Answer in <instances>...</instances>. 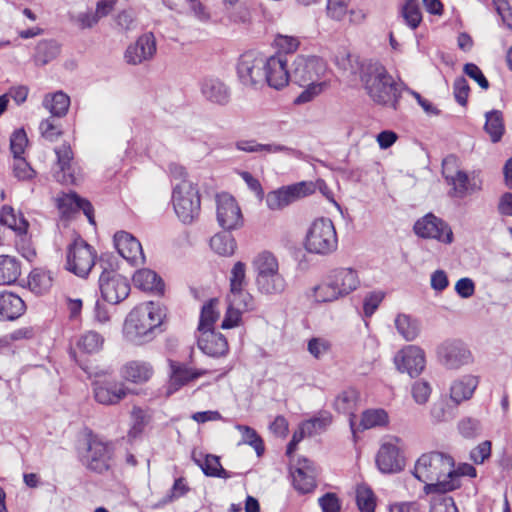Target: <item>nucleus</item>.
<instances>
[{
  "label": "nucleus",
  "instance_id": "6e6552de",
  "mask_svg": "<svg viewBox=\"0 0 512 512\" xmlns=\"http://www.w3.org/2000/svg\"><path fill=\"white\" fill-rule=\"evenodd\" d=\"M327 71L326 61L316 55H298L293 61L291 79L299 86L308 82H322L321 78Z\"/></svg>",
  "mask_w": 512,
  "mask_h": 512
},
{
  "label": "nucleus",
  "instance_id": "b1692460",
  "mask_svg": "<svg viewBox=\"0 0 512 512\" xmlns=\"http://www.w3.org/2000/svg\"><path fill=\"white\" fill-rule=\"evenodd\" d=\"M170 366V388L178 390L190 381L198 379L208 373L205 369H193L185 364L169 360Z\"/></svg>",
  "mask_w": 512,
  "mask_h": 512
},
{
  "label": "nucleus",
  "instance_id": "dca6fc26",
  "mask_svg": "<svg viewBox=\"0 0 512 512\" xmlns=\"http://www.w3.org/2000/svg\"><path fill=\"white\" fill-rule=\"evenodd\" d=\"M157 51L156 39L152 32L142 34L130 44L124 54L125 61L130 65H139L151 60Z\"/></svg>",
  "mask_w": 512,
  "mask_h": 512
},
{
  "label": "nucleus",
  "instance_id": "a211bd4d",
  "mask_svg": "<svg viewBox=\"0 0 512 512\" xmlns=\"http://www.w3.org/2000/svg\"><path fill=\"white\" fill-rule=\"evenodd\" d=\"M265 84L276 90L285 87L291 74L287 69V59L282 55L266 57Z\"/></svg>",
  "mask_w": 512,
  "mask_h": 512
},
{
  "label": "nucleus",
  "instance_id": "5fc2aeb1",
  "mask_svg": "<svg viewBox=\"0 0 512 512\" xmlns=\"http://www.w3.org/2000/svg\"><path fill=\"white\" fill-rule=\"evenodd\" d=\"M228 301L233 306L239 308L242 312L253 309V297L243 288H241L239 291L230 292Z\"/></svg>",
  "mask_w": 512,
  "mask_h": 512
},
{
  "label": "nucleus",
  "instance_id": "c85d7f7f",
  "mask_svg": "<svg viewBox=\"0 0 512 512\" xmlns=\"http://www.w3.org/2000/svg\"><path fill=\"white\" fill-rule=\"evenodd\" d=\"M334 285L341 291L342 296H346L356 290L360 284L357 272L352 268H338L333 270L330 275Z\"/></svg>",
  "mask_w": 512,
  "mask_h": 512
},
{
  "label": "nucleus",
  "instance_id": "6e6d98bb",
  "mask_svg": "<svg viewBox=\"0 0 512 512\" xmlns=\"http://www.w3.org/2000/svg\"><path fill=\"white\" fill-rule=\"evenodd\" d=\"M28 143L26 132L23 128L16 129L10 137V150L14 158H19L24 153Z\"/></svg>",
  "mask_w": 512,
  "mask_h": 512
},
{
  "label": "nucleus",
  "instance_id": "2eb2a0df",
  "mask_svg": "<svg viewBox=\"0 0 512 512\" xmlns=\"http://www.w3.org/2000/svg\"><path fill=\"white\" fill-rule=\"evenodd\" d=\"M394 364L400 372H406L410 377H416L425 368V353L418 346L407 345L394 356Z\"/></svg>",
  "mask_w": 512,
  "mask_h": 512
},
{
  "label": "nucleus",
  "instance_id": "20e7f679",
  "mask_svg": "<svg viewBox=\"0 0 512 512\" xmlns=\"http://www.w3.org/2000/svg\"><path fill=\"white\" fill-rule=\"evenodd\" d=\"M172 203L179 220L184 224H191L199 216L201 210L197 186L188 180H181L174 184Z\"/></svg>",
  "mask_w": 512,
  "mask_h": 512
},
{
  "label": "nucleus",
  "instance_id": "7ed1b4c3",
  "mask_svg": "<svg viewBox=\"0 0 512 512\" xmlns=\"http://www.w3.org/2000/svg\"><path fill=\"white\" fill-rule=\"evenodd\" d=\"M114 449L111 442L102 440L89 430L85 437V449L80 453L81 463L91 472L104 474L111 469Z\"/></svg>",
  "mask_w": 512,
  "mask_h": 512
},
{
  "label": "nucleus",
  "instance_id": "3c124183",
  "mask_svg": "<svg viewBox=\"0 0 512 512\" xmlns=\"http://www.w3.org/2000/svg\"><path fill=\"white\" fill-rule=\"evenodd\" d=\"M401 15L411 29H416L422 21V13L416 0H407L401 9Z\"/></svg>",
  "mask_w": 512,
  "mask_h": 512
},
{
  "label": "nucleus",
  "instance_id": "09e8293b",
  "mask_svg": "<svg viewBox=\"0 0 512 512\" xmlns=\"http://www.w3.org/2000/svg\"><path fill=\"white\" fill-rule=\"evenodd\" d=\"M355 500L360 512L375 511L376 498L370 487L358 485L355 492Z\"/></svg>",
  "mask_w": 512,
  "mask_h": 512
},
{
  "label": "nucleus",
  "instance_id": "393cba45",
  "mask_svg": "<svg viewBox=\"0 0 512 512\" xmlns=\"http://www.w3.org/2000/svg\"><path fill=\"white\" fill-rule=\"evenodd\" d=\"M478 384V378L470 374L455 379L450 386V399L456 405L469 400L473 396Z\"/></svg>",
  "mask_w": 512,
  "mask_h": 512
},
{
  "label": "nucleus",
  "instance_id": "1a4fd4ad",
  "mask_svg": "<svg viewBox=\"0 0 512 512\" xmlns=\"http://www.w3.org/2000/svg\"><path fill=\"white\" fill-rule=\"evenodd\" d=\"M361 82L371 99L384 104V65L380 61L365 60L359 64Z\"/></svg>",
  "mask_w": 512,
  "mask_h": 512
},
{
  "label": "nucleus",
  "instance_id": "aec40b11",
  "mask_svg": "<svg viewBox=\"0 0 512 512\" xmlns=\"http://www.w3.org/2000/svg\"><path fill=\"white\" fill-rule=\"evenodd\" d=\"M114 246L118 254L131 264L144 260L142 245L137 238L126 231H119L114 235Z\"/></svg>",
  "mask_w": 512,
  "mask_h": 512
},
{
  "label": "nucleus",
  "instance_id": "6ab92c4d",
  "mask_svg": "<svg viewBox=\"0 0 512 512\" xmlns=\"http://www.w3.org/2000/svg\"><path fill=\"white\" fill-rule=\"evenodd\" d=\"M92 386L95 400L103 405L117 404L127 395L124 384L115 380H97Z\"/></svg>",
  "mask_w": 512,
  "mask_h": 512
},
{
  "label": "nucleus",
  "instance_id": "c03bdc74",
  "mask_svg": "<svg viewBox=\"0 0 512 512\" xmlns=\"http://www.w3.org/2000/svg\"><path fill=\"white\" fill-rule=\"evenodd\" d=\"M52 281L53 279L49 271L35 269L29 275L28 285L35 294H43L50 289Z\"/></svg>",
  "mask_w": 512,
  "mask_h": 512
},
{
  "label": "nucleus",
  "instance_id": "37998d69",
  "mask_svg": "<svg viewBox=\"0 0 512 512\" xmlns=\"http://www.w3.org/2000/svg\"><path fill=\"white\" fill-rule=\"evenodd\" d=\"M231 231H223L215 234L210 239V247L217 254L222 256H229L234 253L236 248V241L230 234Z\"/></svg>",
  "mask_w": 512,
  "mask_h": 512
},
{
  "label": "nucleus",
  "instance_id": "c9c22d12",
  "mask_svg": "<svg viewBox=\"0 0 512 512\" xmlns=\"http://www.w3.org/2000/svg\"><path fill=\"white\" fill-rule=\"evenodd\" d=\"M0 224L7 226L18 234H26L29 226L28 221L22 215L18 218L14 209L9 205H4L1 208Z\"/></svg>",
  "mask_w": 512,
  "mask_h": 512
},
{
  "label": "nucleus",
  "instance_id": "052dcab7",
  "mask_svg": "<svg viewBox=\"0 0 512 512\" xmlns=\"http://www.w3.org/2000/svg\"><path fill=\"white\" fill-rule=\"evenodd\" d=\"M411 394L414 401L417 404H425L428 401L431 394L430 384L427 381L423 380L414 382L411 387Z\"/></svg>",
  "mask_w": 512,
  "mask_h": 512
},
{
  "label": "nucleus",
  "instance_id": "ea45409f",
  "mask_svg": "<svg viewBox=\"0 0 512 512\" xmlns=\"http://www.w3.org/2000/svg\"><path fill=\"white\" fill-rule=\"evenodd\" d=\"M486 122L484 129L489 134L490 139L493 143H497L501 140L504 134V122L501 111L492 110L485 114Z\"/></svg>",
  "mask_w": 512,
  "mask_h": 512
},
{
  "label": "nucleus",
  "instance_id": "9b49d317",
  "mask_svg": "<svg viewBox=\"0 0 512 512\" xmlns=\"http://www.w3.org/2000/svg\"><path fill=\"white\" fill-rule=\"evenodd\" d=\"M313 192V183L302 181L270 191L266 196V204L271 210H279Z\"/></svg>",
  "mask_w": 512,
  "mask_h": 512
},
{
  "label": "nucleus",
  "instance_id": "0e129e2a",
  "mask_svg": "<svg viewBox=\"0 0 512 512\" xmlns=\"http://www.w3.org/2000/svg\"><path fill=\"white\" fill-rule=\"evenodd\" d=\"M350 0H327V14L335 20H342L347 14Z\"/></svg>",
  "mask_w": 512,
  "mask_h": 512
},
{
  "label": "nucleus",
  "instance_id": "473e14b6",
  "mask_svg": "<svg viewBox=\"0 0 512 512\" xmlns=\"http://www.w3.org/2000/svg\"><path fill=\"white\" fill-rule=\"evenodd\" d=\"M21 275V263L13 256L0 255V285H11Z\"/></svg>",
  "mask_w": 512,
  "mask_h": 512
},
{
  "label": "nucleus",
  "instance_id": "49530a36",
  "mask_svg": "<svg viewBox=\"0 0 512 512\" xmlns=\"http://www.w3.org/2000/svg\"><path fill=\"white\" fill-rule=\"evenodd\" d=\"M217 303V299L211 298L209 299L201 308L198 331L199 333L204 330H213L214 324L218 319V312L215 309V305Z\"/></svg>",
  "mask_w": 512,
  "mask_h": 512
},
{
  "label": "nucleus",
  "instance_id": "de8ad7c7",
  "mask_svg": "<svg viewBox=\"0 0 512 512\" xmlns=\"http://www.w3.org/2000/svg\"><path fill=\"white\" fill-rule=\"evenodd\" d=\"M235 428L242 435V440L239 444H247L251 446L255 450L257 456H262L265 451V446L257 431L250 426L242 424H237Z\"/></svg>",
  "mask_w": 512,
  "mask_h": 512
},
{
  "label": "nucleus",
  "instance_id": "412c9836",
  "mask_svg": "<svg viewBox=\"0 0 512 512\" xmlns=\"http://www.w3.org/2000/svg\"><path fill=\"white\" fill-rule=\"evenodd\" d=\"M197 345L204 354L214 358L225 356L229 350L226 337L214 329L199 333Z\"/></svg>",
  "mask_w": 512,
  "mask_h": 512
},
{
  "label": "nucleus",
  "instance_id": "5701e85b",
  "mask_svg": "<svg viewBox=\"0 0 512 512\" xmlns=\"http://www.w3.org/2000/svg\"><path fill=\"white\" fill-rule=\"evenodd\" d=\"M193 462L201 469L207 477L230 479L236 476V473L230 472L223 468L220 457L214 454H202L199 456L195 452L192 453Z\"/></svg>",
  "mask_w": 512,
  "mask_h": 512
},
{
  "label": "nucleus",
  "instance_id": "f8f14e48",
  "mask_svg": "<svg viewBox=\"0 0 512 512\" xmlns=\"http://www.w3.org/2000/svg\"><path fill=\"white\" fill-rule=\"evenodd\" d=\"M217 222L225 231L236 230L243 225V216L235 198L228 193L216 196Z\"/></svg>",
  "mask_w": 512,
  "mask_h": 512
},
{
  "label": "nucleus",
  "instance_id": "0eeeda50",
  "mask_svg": "<svg viewBox=\"0 0 512 512\" xmlns=\"http://www.w3.org/2000/svg\"><path fill=\"white\" fill-rule=\"evenodd\" d=\"M96 265V252L80 236H77L67 247L66 268L73 274L85 278Z\"/></svg>",
  "mask_w": 512,
  "mask_h": 512
},
{
  "label": "nucleus",
  "instance_id": "4d7b16f0",
  "mask_svg": "<svg viewBox=\"0 0 512 512\" xmlns=\"http://www.w3.org/2000/svg\"><path fill=\"white\" fill-rule=\"evenodd\" d=\"M318 505L322 512H341L342 503L334 492H326L318 498Z\"/></svg>",
  "mask_w": 512,
  "mask_h": 512
},
{
  "label": "nucleus",
  "instance_id": "a18cd8bd",
  "mask_svg": "<svg viewBox=\"0 0 512 512\" xmlns=\"http://www.w3.org/2000/svg\"><path fill=\"white\" fill-rule=\"evenodd\" d=\"M256 277L267 276L279 271V264L277 258L269 251L260 253L253 262Z\"/></svg>",
  "mask_w": 512,
  "mask_h": 512
},
{
  "label": "nucleus",
  "instance_id": "13d9d810",
  "mask_svg": "<svg viewBox=\"0 0 512 512\" xmlns=\"http://www.w3.org/2000/svg\"><path fill=\"white\" fill-rule=\"evenodd\" d=\"M55 153L60 170L64 174L67 173L70 177H72L71 162L73 160V152L70 146L63 144L60 148L55 149Z\"/></svg>",
  "mask_w": 512,
  "mask_h": 512
},
{
  "label": "nucleus",
  "instance_id": "e433bc0d",
  "mask_svg": "<svg viewBox=\"0 0 512 512\" xmlns=\"http://www.w3.org/2000/svg\"><path fill=\"white\" fill-rule=\"evenodd\" d=\"M43 105L50 111L52 116L63 117L68 112L70 98L66 93L57 91L52 95H47L44 98Z\"/></svg>",
  "mask_w": 512,
  "mask_h": 512
},
{
  "label": "nucleus",
  "instance_id": "79ce46f5",
  "mask_svg": "<svg viewBox=\"0 0 512 512\" xmlns=\"http://www.w3.org/2000/svg\"><path fill=\"white\" fill-rule=\"evenodd\" d=\"M104 344V337L94 330H89L83 333L78 341L77 347L86 354L99 353Z\"/></svg>",
  "mask_w": 512,
  "mask_h": 512
},
{
  "label": "nucleus",
  "instance_id": "69168bd1",
  "mask_svg": "<svg viewBox=\"0 0 512 512\" xmlns=\"http://www.w3.org/2000/svg\"><path fill=\"white\" fill-rule=\"evenodd\" d=\"M13 172L14 176L19 180H30L35 176L34 169L30 166V164L21 156L19 158H15L13 164Z\"/></svg>",
  "mask_w": 512,
  "mask_h": 512
},
{
  "label": "nucleus",
  "instance_id": "c756f323",
  "mask_svg": "<svg viewBox=\"0 0 512 512\" xmlns=\"http://www.w3.org/2000/svg\"><path fill=\"white\" fill-rule=\"evenodd\" d=\"M153 374L152 366L145 361H130L121 368V375L127 381L143 383L150 379Z\"/></svg>",
  "mask_w": 512,
  "mask_h": 512
},
{
  "label": "nucleus",
  "instance_id": "864d4df0",
  "mask_svg": "<svg viewBox=\"0 0 512 512\" xmlns=\"http://www.w3.org/2000/svg\"><path fill=\"white\" fill-rule=\"evenodd\" d=\"M384 425V409H376V410H366L362 413V418L360 421L361 429L356 428L357 432L359 430L363 431L366 429H370L376 426Z\"/></svg>",
  "mask_w": 512,
  "mask_h": 512
},
{
  "label": "nucleus",
  "instance_id": "ddd939ff",
  "mask_svg": "<svg viewBox=\"0 0 512 512\" xmlns=\"http://www.w3.org/2000/svg\"><path fill=\"white\" fill-rule=\"evenodd\" d=\"M414 232L424 239H436L445 244L453 241V232L449 225L433 213H428L414 224Z\"/></svg>",
  "mask_w": 512,
  "mask_h": 512
},
{
  "label": "nucleus",
  "instance_id": "f257e3e1",
  "mask_svg": "<svg viewBox=\"0 0 512 512\" xmlns=\"http://www.w3.org/2000/svg\"><path fill=\"white\" fill-rule=\"evenodd\" d=\"M413 475L425 483L426 494H445L459 487V475L454 469V460L442 452L423 454L415 463Z\"/></svg>",
  "mask_w": 512,
  "mask_h": 512
},
{
  "label": "nucleus",
  "instance_id": "bb28decb",
  "mask_svg": "<svg viewBox=\"0 0 512 512\" xmlns=\"http://www.w3.org/2000/svg\"><path fill=\"white\" fill-rule=\"evenodd\" d=\"M134 285L143 290L152 292L156 295H163L165 291V284L163 279L153 270L140 269L133 275Z\"/></svg>",
  "mask_w": 512,
  "mask_h": 512
},
{
  "label": "nucleus",
  "instance_id": "8fccbe9b",
  "mask_svg": "<svg viewBox=\"0 0 512 512\" xmlns=\"http://www.w3.org/2000/svg\"><path fill=\"white\" fill-rule=\"evenodd\" d=\"M314 297L317 302H332L343 296L337 286L334 285L331 277L328 276L326 282L314 288Z\"/></svg>",
  "mask_w": 512,
  "mask_h": 512
},
{
  "label": "nucleus",
  "instance_id": "7c9ffc66",
  "mask_svg": "<svg viewBox=\"0 0 512 512\" xmlns=\"http://www.w3.org/2000/svg\"><path fill=\"white\" fill-rule=\"evenodd\" d=\"M289 474L292 479L293 488L301 495L309 494L317 486V472H305L301 468L289 467Z\"/></svg>",
  "mask_w": 512,
  "mask_h": 512
},
{
  "label": "nucleus",
  "instance_id": "4468645a",
  "mask_svg": "<svg viewBox=\"0 0 512 512\" xmlns=\"http://www.w3.org/2000/svg\"><path fill=\"white\" fill-rule=\"evenodd\" d=\"M440 362L448 369H459L472 361V354L461 340H446L437 350Z\"/></svg>",
  "mask_w": 512,
  "mask_h": 512
},
{
  "label": "nucleus",
  "instance_id": "58836bf2",
  "mask_svg": "<svg viewBox=\"0 0 512 512\" xmlns=\"http://www.w3.org/2000/svg\"><path fill=\"white\" fill-rule=\"evenodd\" d=\"M395 327L406 341H413L420 333L419 321L406 314H399L396 317Z\"/></svg>",
  "mask_w": 512,
  "mask_h": 512
},
{
  "label": "nucleus",
  "instance_id": "4be33fe9",
  "mask_svg": "<svg viewBox=\"0 0 512 512\" xmlns=\"http://www.w3.org/2000/svg\"><path fill=\"white\" fill-rule=\"evenodd\" d=\"M405 465L404 441L397 436H386V473H399Z\"/></svg>",
  "mask_w": 512,
  "mask_h": 512
},
{
  "label": "nucleus",
  "instance_id": "9d476101",
  "mask_svg": "<svg viewBox=\"0 0 512 512\" xmlns=\"http://www.w3.org/2000/svg\"><path fill=\"white\" fill-rule=\"evenodd\" d=\"M98 283L102 299L113 305L124 301L131 290L129 280L117 272H101Z\"/></svg>",
  "mask_w": 512,
  "mask_h": 512
},
{
  "label": "nucleus",
  "instance_id": "e2e57ef3",
  "mask_svg": "<svg viewBox=\"0 0 512 512\" xmlns=\"http://www.w3.org/2000/svg\"><path fill=\"white\" fill-rule=\"evenodd\" d=\"M245 264L238 261L234 264L230 276V292L239 291L245 283Z\"/></svg>",
  "mask_w": 512,
  "mask_h": 512
},
{
  "label": "nucleus",
  "instance_id": "f3484780",
  "mask_svg": "<svg viewBox=\"0 0 512 512\" xmlns=\"http://www.w3.org/2000/svg\"><path fill=\"white\" fill-rule=\"evenodd\" d=\"M200 91L205 100L215 105L226 106L231 101V88L215 76L204 77L200 81Z\"/></svg>",
  "mask_w": 512,
  "mask_h": 512
},
{
  "label": "nucleus",
  "instance_id": "a878e982",
  "mask_svg": "<svg viewBox=\"0 0 512 512\" xmlns=\"http://www.w3.org/2000/svg\"><path fill=\"white\" fill-rule=\"evenodd\" d=\"M26 305L18 295L12 292L0 293V320L14 321L24 314Z\"/></svg>",
  "mask_w": 512,
  "mask_h": 512
},
{
  "label": "nucleus",
  "instance_id": "72a5a7b5",
  "mask_svg": "<svg viewBox=\"0 0 512 512\" xmlns=\"http://www.w3.org/2000/svg\"><path fill=\"white\" fill-rule=\"evenodd\" d=\"M404 91L413 95L418 104L424 99L418 92L410 90L402 81H393L392 77L386 73V106L390 104L394 109H397L398 101Z\"/></svg>",
  "mask_w": 512,
  "mask_h": 512
},
{
  "label": "nucleus",
  "instance_id": "39448f33",
  "mask_svg": "<svg viewBox=\"0 0 512 512\" xmlns=\"http://www.w3.org/2000/svg\"><path fill=\"white\" fill-rule=\"evenodd\" d=\"M266 57L256 50L241 54L236 64L239 82L246 88L258 90L265 85Z\"/></svg>",
  "mask_w": 512,
  "mask_h": 512
},
{
  "label": "nucleus",
  "instance_id": "bf43d9fd",
  "mask_svg": "<svg viewBox=\"0 0 512 512\" xmlns=\"http://www.w3.org/2000/svg\"><path fill=\"white\" fill-rule=\"evenodd\" d=\"M496 13L499 15L502 24L512 30V8L508 0H492Z\"/></svg>",
  "mask_w": 512,
  "mask_h": 512
},
{
  "label": "nucleus",
  "instance_id": "cd10ccee",
  "mask_svg": "<svg viewBox=\"0 0 512 512\" xmlns=\"http://www.w3.org/2000/svg\"><path fill=\"white\" fill-rule=\"evenodd\" d=\"M358 400V394L356 392V390L354 389H347V390H344L342 391L335 399L334 401V408L339 412V413H347L350 415L349 417V426H350V430L352 432V435H353V439L354 441L356 442V434H357V430H356V425H355V422H354V419H355V414L353 413V409L356 405V402Z\"/></svg>",
  "mask_w": 512,
  "mask_h": 512
},
{
  "label": "nucleus",
  "instance_id": "a19ab883",
  "mask_svg": "<svg viewBox=\"0 0 512 512\" xmlns=\"http://www.w3.org/2000/svg\"><path fill=\"white\" fill-rule=\"evenodd\" d=\"M86 201L87 199L80 197L76 192H71L57 198V208L63 217L68 218L81 211Z\"/></svg>",
  "mask_w": 512,
  "mask_h": 512
},
{
  "label": "nucleus",
  "instance_id": "338daca9",
  "mask_svg": "<svg viewBox=\"0 0 512 512\" xmlns=\"http://www.w3.org/2000/svg\"><path fill=\"white\" fill-rule=\"evenodd\" d=\"M69 20L82 30L92 28L98 23V20L91 10L78 14H69Z\"/></svg>",
  "mask_w": 512,
  "mask_h": 512
},
{
  "label": "nucleus",
  "instance_id": "774afa93",
  "mask_svg": "<svg viewBox=\"0 0 512 512\" xmlns=\"http://www.w3.org/2000/svg\"><path fill=\"white\" fill-rule=\"evenodd\" d=\"M461 435L465 438H473L481 431L480 421L475 418H465L458 424Z\"/></svg>",
  "mask_w": 512,
  "mask_h": 512
},
{
  "label": "nucleus",
  "instance_id": "680f3d73",
  "mask_svg": "<svg viewBox=\"0 0 512 512\" xmlns=\"http://www.w3.org/2000/svg\"><path fill=\"white\" fill-rule=\"evenodd\" d=\"M331 348L328 340L321 337H313L308 341L307 350L316 359L323 357Z\"/></svg>",
  "mask_w": 512,
  "mask_h": 512
},
{
  "label": "nucleus",
  "instance_id": "f03ea898",
  "mask_svg": "<svg viewBox=\"0 0 512 512\" xmlns=\"http://www.w3.org/2000/svg\"><path fill=\"white\" fill-rule=\"evenodd\" d=\"M164 316L159 303L150 301L135 307L125 319L123 334L135 345L150 342L162 331L160 326Z\"/></svg>",
  "mask_w": 512,
  "mask_h": 512
},
{
  "label": "nucleus",
  "instance_id": "f704fd0d",
  "mask_svg": "<svg viewBox=\"0 0 512 512\" xmlns=\"http://www.w3.org/2000/svg\"><path fill=\"white\" fill-rule=\"evenodd\" d=\"M60 53V45L56 40H41L35 47L34 61L37 65L44 66L54 60Z\"/></svg>",
  "mask_w": 512,
  "mask_h": 512
},
{
  "label": "nucleus",
  "instance_id": "423d86ee",
  "mask_svg": "<svg viewBox=\"0 0 512 512\" xmlns=\"http://www.w3.org/2000/svg\"><path fill=\"white\" fill-rule=\"evenodd\" d=\"M337 245L338 238L332 220L325 217L316 219L306 235L305 247L307 251L327 255L335 251Z\"/></svg>",
  "mask_w": 512,
  "mask_h": 512
},
{
  "label": "nucleus",
  "instance_id": "4c0bfd02",
  "mask_svg": "<svg viewBox=\"0 0 512 512\" xmlns=\"http://www.w3.org/2000/svg\"><path fill=\"white\" fill-rule=\"evenodd\" d=\"M447 183L452 186L454 195L459 198L479 189L475 184H470L468 174L462 170H456L455 174H448Z\"/></svg>",
  "mask_w": 512,
  "mask_h": 512
},
{
  "label": "nucleus",
  "instance_id": "603ef678",
  "mask_svg": "<svg viewBox=\"0 0 512 512\" xmlns=\"http://www.w3.org/2000/svg\"><path fill=\"white\" fill-rule=\"evenodd\" d=\"M304 90L294 99L295 105H301L312 101L316 96L324 91L327 82H308L303 85Z\"/></svg>",
  "mask_w": 512,
  "mask_h": 512
},
{
  "label": "nucleus",
  "instance_id": "2f4dec72",
  "mask_svg": "<svg viewBox=\"0 0 512 512\" xmlns=\"http://www.w3.org/2000/svg\"><path fill=\"white\" fill-rule=\"evenodd\" d=\"M258 290L266 295H280L287 287L285 278L279 271L267 274V276L256 277Z\"/></svg>",
  "mask_w": 512,
  "mask_h": 512
}]
</instances>
